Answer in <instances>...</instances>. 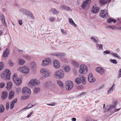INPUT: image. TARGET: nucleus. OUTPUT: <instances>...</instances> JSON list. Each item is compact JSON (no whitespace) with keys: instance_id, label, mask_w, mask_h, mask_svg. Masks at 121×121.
Returning a JSON list of instances; mask_svg holds the SVG:
<instances>
[{"instance_id":"obj_1","label":"nucleus","mask_w":121,"mask_h":121,"mask_svg":"<svg viewBox=\"0 0 121 121\" xmlns=\"http://www.w3.org/2000/svg\"><path fill=\"white\" fill-rule=\"evenodd\" d=\"M40 71L43 74L42 76L41 77V79H43L50 76L51 74V73L49 72L48 70L46 69L42 68L40 69Z\"/></svg>"},{"instance_id":"obj_2","label":"nucleus","mask_w":121,"mask_h":121,"mask_svg":"<svg viewBox=\"0 0 121 121\" xmlns=\"http://www.w3.org/2000/svg\"><path fill=\"white\" fill-rule=\"evenodd\" d=\"M54 76L56 78L59 79L63 78L64 76V72L61 69H58L55 72Z\"/></svg>"},{"instance_id":"obj_3","label":"nucleus","mask_w":121,"mask_h":121,"mask_svg":"<svg viewBox=\"0 0 121 121\" xmlns=\"http://www.w3.org/2000/svg\"><path fill=\"white\" fill-rule=\"evenodd\" d=\"M11 72L9 69L5 70L1 74L2 78H5L9 80L10 78Z\"/></svg>"},{"instance_id":"obj_4","label":"nucleus","mask_w":121,"mask_h":121,"mask_svg":"<svg viewBox=\"0 0 121 121\" xmlns=\"http://www.w3.org/2000/svg\"><path fill=\"white\" fill-rule=\"evenodd\" d=\"M39 81L36 79H32L29 82L28 85L30 87L32 88L35 85H39Z\"/></svg>"},{"instance_id":"obj_5","label":"nucleus","mask_w":121,"mask_h":121,"mask_svg":"<svg viewBox=\"0 0 121 121\" xmlns=\"http://www.w3.org/2000/svg\"><path fill=\"white\" fill-rule=\"evenodd\" d=\"M88 68L86 66L83 64L81 65L80 69L79 70V73L81 74H86L87 72Z\"/></svg>"},{"instance_id":"obj_6","label":"nucleus","mask_w":121,"mask_h":121,"mask_svg":"<svg viewBox=\"0 0 121 121\" xmlns=\"http://www.w3.org/2000/svg\"><path fill=\"white\" fill-rule=\"evenodd\" d=\"M18 69L20 71L24 73L27 74L29 71L30 69L28 67L26 66H24L22 67H20Z\"/></svg>"},{"instance_id":"obj_7","label":"nucleus","mask_w":121,"mask_h":121,"mask_svg":"<svg viewBox=\"0 0 121 121\" xmlns=\"http://www.w3.org/2000/svg\"><path fill=\"white\" fill-rule=\"evenodd\" d=\"M65 87L66 89L69 90L71 89L73 86V82L71 81H67L65 82Z\"/></svg>"},{"instance_id":"obj_8","label":"nucleus","mask_w":121,"mask_h":121,"mask_svg":"<svg viewBox=\"0 0 121 121\" xmlns=\"http://www.w3.org/2000/svg\"><path fill=\"white\" fill-rule=\"evenodd\" d=\"M13 79L14 83L17 86L21 84L22 83V80L20 79L17 78V74H15L13 76Z\"/></svg>"},{"instance_id":"obj_9","label":"nucleus","mask_w":121,"mask_h":121,"mask_svg":"<svg viewBox=\"0 0 121 121\" xmlns=\"http://www.w3.org/2000/svg\"><path fill=\"white\" fill-rule=\"evenodd\" d=\"M51 63V60L50 58H46L43 60L41 65L43 66H46L47 65L50 64Z\"/></svg>"},{"instance_id":"obj_10","label":"nucleus","mask_w":121,"mask_h":121,"mask_svg":"<svg viewBox=\"0 0 121 121\" xmlns=\"http://www.w3.org/2000/svg\"><path fill=\"white\" fill-rule=\"evenodd\" d=\"M52 56H56L58 57L64 56H65L66 54L62 52H57L52 53L51 54Z\"/></svg>"},{"instance_id":"obj_11","label":"nucleus","mask_w":121,"mask_h":121,"mask_svg":"<svg viewBox=\"0 0 121 121\" xmlns=\"http://www.w3.org/2000/svg\"><path fill=\"white\" fill-rule=\"evenodd\" d=\"M23 94H30L31 93V90L27 87H24L23 88L22 91Z\"/></svg>"},{"instance_id":"obj_12","label":"nucleus","mask_w":121,"mask_h":121,"mask_svg":"<svg viewBox=\"0 0 121 121\" xmlns=\"http://www.w3.org/2000/svg\"><path fill=\"white\" fill-rule=\"evenodd\" d=\"M100 15L104 18H106L108 16V12L104 10H101L100 12Z\"/></svg>"},{"instance_id":"obj_13","label":"nucleus","mask_w":121,"mask_h":121,"mask_svg":"<svg viewBox=\"0 0 121 121\" xmlns=\"http://www.w3.org/2000/svg\"><path fill=\"white\" fill-rule=\"evenodd\" d=\"M89 82L91 83H93L95 81V79L93 78V74L91 73H90L88 77Z\"/></svg>"},{"instance_id":"obj_14","label":"nucleus","mask_w":121,"mask_h":121,"mask_svg":"<svg viewBox=\"0 0 121 121\" xmlns=\"http://www.w3.org/2000/svg\"><path fill=\"white\" fill-rule=\"evenodd\" d=\"M96 71L102 75L103 74L104 72V69L100 67H98L95 69Z\"/></svg>"},{"instance_id":"obj_15","label":"nucleus","mask_w":121,"mask_h":121,"mask_svg":"<svg viewBox=\"0 0 121 121\" xmlns=\"http://www.w3.org/2000/svg\"><path fill=\"white\" fill-rule=\"evenodd\" d=\"M53 66L55 69H59L60 66V64L58 61L56 60H55L54 61Z\"/></svg>"},{"instance_id":"obj_16","label":"nucleus","mask_w":121,"mask_h":121,"mask_svg":"<svg viewBox=\"0 0 121 121\" xmlns=\"http://www.w3.org/2000/svg\"><path fill=\"white\" fill-rule=\"evenodd\" d=\"M52 83L51 81H48L45 82L44 84L45 87L47 88L51 89L52 88Z\"/></svg>"},{"instance_id":"obj_17","label":"nucleus","mask_w":121,"mask_h":121,"mask_svg":"<svg viewBox=\"0 0 121 121\" xmlns=\"http://www.w3.org/2000/svg\"><path fill=\"white\" fill-rule=\"evenodd\" d=\"M20 12L24 13L26 16H28L30 13V12L28 10L23 9L22 8L20 10Z\"/></svg>"},{"instance_id":"obj_18","label":"nucleus","mask_w":121,"mask_h":121,"mask_svg":"<svg viewBox=\"0 0 121 121\" xmlns=\"http://www.w3.org/2000/svg\"><path fill=\"white\" fill-rule=\"evenodd\" d=\"M99 11V8L95 5L93 6L91 12L93 13H98Z\"/></svg>"},{"instance_id":"obj_19","label":"nucleus","mask_w":121,"mask_h":121,"mask_svg":"<svg viewBox=\"0 0 121 121\" xmlns=\"http://www.w3.org/2000/svg\"><path fill=\"white\" fill-rule=\"evenodd\" d=\"M9 54V50L7 48L4 52L2 55L3 57L4 58L7 57Z\"/></svg>"},{"instance_id":"obj_20","label":"nucleus","mask_w":121,"mask_h":121,"mask_svg":"<svg viewBox=\"0 0 121 121\" xmlns=\"http://www.w3.org/2000/svg\"><path fill=\"white\" fill-rule=\"evenodd\" d=\"M111 0H99V2L101 5L105 4L107 3H109Z\"/></svg>"},{"instance_id":"obj_21","label":"nucleus","mask_w":121,"mask_h":121,"mask_svg":"<svg viewBox=\"0 0 121 121\" xmlns=\"http://www.w3.org/2000/svg\"><path fill=\"white\" fill-rule=\"evenodd\" d=\"M89 0H85L83 2V4L81 7L83 9L84 8L86 7L87 6L89 5Z\"/></svg>"},{"instance_id":"obj_22","label":"nucleus","mask_w":121,"mask_h":121,"mask_svg":"<svg viewBox=\"0 0 121 121\" xmlns=\"http://www.w3.org/2000/svg\"><path fill=\"white\" fill-rule=\"evenodd\" d=\"M60 8L62 9H65L67 11H70L72 10L71 8L65 5H62L60 7Z\"/></svg>"},{"instance_id":"obj_23","label":"nucleus","mask_w":121,"mask_h":121,"mask_svg":"<svg viewBox=\"0 0 121 121\" xmlns=\"http://www.w3.org/2000/svg\"><path fill=\"white\" fill-rule=\"evenodd\" d=\"M72 64L73 66L75 68H78L79 67V64L75 61H73L72 62Z\"/></svg>"},{"instance_id":"obj_24","label":"nucleus","mask_w":121,"mask_h":121,"mask_svg":"<svg viewBox=\"0 0 121 121\" xmlns=\"http://www.w3.org/2000/svg\"><path fill=\"white\" fill-rule=\"evenodd\" d=\"M96 45L97 49L99 50H103V45L102 44H98L97 43H96Z\"/></svg>"},{"instance_id":"obj_25","label":"nucleus","mask_w":121,"mask_h":121,"mask_svg":"<svg viewBox=\"0 0 121 121\" xmlns=\"http://www.w3.org/2000/svg\"><path fill=\"white\" fill-rule=\"evenodd\" d=\"M17 99H15L12 101L10 106V108L11 109H12L13 108L14 105V104L17 102Z\"/></svg>"},{"instance_id":"obj_26","label":"nucleus","mask_w":121,"mask_h":121,"mask_svg":"<svg viewBox=\"0 0 121 121\" xmlns=\"http://www.w3.org/2000/svg\"><path fill=\"white\" fill-rule=\"evenodd\" d=\"M8 93L6 91H4L2 92V98L4 100L8 96Z\"/></svg>"},{"instance_id":"obj_27","label":"nucleus","mask_w":121,"mask_h":121,"mask_svg":"<svg viewBox=\"0 0 121 121\" xmlns=\"http://www.w3.org/2000/svg\"><path fill=\"white\" fill-rule=\"evenodd\" d=\"M12 85V82H8L7 83V86H6V88L7 89L9 90L11 88Z\"/></svg>"},{"instance_id":"obj_28","label":"nucleus","mask_w":121,"mask_h":121,"mask_svg":"<svg viewBox=\"0 0 121 121\" xmlns=\"http://www.w3.org/2000/svg\"><path fill=\"white\" fill-rule=\"evenodd\" d=\"M0 18L1 19V21L4 24V25H5L6 26V23L5 22V19L4 16L2 14H1L0 15Z\"/></svg>"},{"instance_id":"obj_29","label":"nucleus","mask_w":121,"mask_h":121,"mask_svg":"<svg viewBox=\"0 0 121 121\" xmlns=\"http://www.w3.org/2000/svg\"><path fill=\"white\" fill-rule=\"evenodd\" d=\"M14 92L12 91H11L9 94V99H11L14 96Z\"/></svg>"},{"instance_id":"obj_30","label":"nucleus","mask_w":121,"mask_h":121,"mask_svg":"<svg viewBox=\"0 0 121 121\" xmlns=\"http://www.w3.org/2000/svg\"><path fill=\"white\" fill-rule=\"evenodd\" d=\"M107 22L108 23H110L113 22L114 23L116 22V20L112 18H110L107 20Z\"/></svg>"},{"instance_id":"obj_31","label":"nucleus","mask_w":121,"mask_h":121,"mask_svg":"<svg viewBox=\"0 0 121 121\" xmlns=\"http://www.w3.org/2000/svg\"><path fill=\"white\" fill-rule=\"evenodd\" d=\"M50 11L52 13L54 14H58V11L54 8L52 9Z\"/></svg>"},{"instance_id":"obj_32","label":"nucleus","mask_w":121,"mask_h":121,"mask_svg":"<svg viewBox=\"0 0 121 121\" xmlns=\"http://www.w3.org/2000/svg\"><path fill=\"white\" fill-rule=\"evenodd\" d=\"M112 56L114 57L118 58L119 59H121V57L119 56L116 53H111Z\"/></svg>"},{"instance_id":"obj_33","label":"nucleus","mask_w":121,"mask_h":121,"mask_svg":"<svg viewBox=\"0 0 121 121\" xmlns=\"http://www.w3.org/2000/svg\"><path fill=\"white\" fill-rule=\"evenodd\" d=\"M115 84H113L112 86L110 88L108 92L109 93H110L112 92L114 90V87H113L114 86Z\"/></svg>"},{"instance_id":"obj_34","label":"nucleus","mask_w":121,"mask_h":121,"mask_svg":"<svg viewBox=\"0 0 121 121\" xmlns=\"http://www.w3.org/2000/svg\"><path fill=\"white\" fill-rule=\"evenodd\" d=\"M18 61H19L18 63L19 64L21 65H23L24 63H25V62L24 60L22 59H19Z\"/></svg>"},{"instance_id":"obj_35","label":"nucleus","mask_w":121,"mask_h":121,"mask_svg":"<svg viewBox=\"0 0 121 121\" xmlns=\"http://www.w3.org/2000/svg\"><path fill=\"white\" fill-rule=\"evenodd\" d=\"M75 82L77 84H79L81 83V80L79 78H76L75 80Z\"/></svg>"},{"instance_id":"obj_36","label":"nucleus","mask_w":121,"mask_h":121,"mask_svg":"<svg viewBox=\"0 0 121 121\" xmlns=\"http://www.w3.org/2000/svg\"><path fill=\"white\" fill-rule=\"evenodd\" d=\"M85 79V78L83 77H81L80 78L81 80L82 81V83L83 84H84L86 83V81Z\"/></svg>"},{"instance_id":"obj_37","label":"nucleus","mask_w":121,"mask_h":121,"mask_svg":"<svg viewBox=\"0 0 121 121\" xmlns=\"http://www.w3.org/2000/svg\"><path fill=\"white\" fill-rule=\"evenodd\" d=\"M112 108H116V107H115V106L113 105H111L108 106V107L107 108V111L111 110Z\"/></svg>"},{"instance_id":"obj_38","label":"nucleus","mask_w":121,"mask_h":121,"mask_svg":"<svg viewBox=\"0 0 121 121\" xmlns=\"http://www.w3.org/2000/svg\"><path fill=\"white\" fill-rule=\"evenodd\" d=\"M57 83L61 87H63V85L62 82L59 80L57 81Z\"/></svg>"},{"instance_id":"obj_39","label":"nucleus","mask_w":121,"mask_h":121,"mask_svg":"<svg viewBox=\"0 0 121 121\" xmlns=\"http://www.w3.org/2000/svg\"><path fill=\"white\" fill-rule=\"evenodd\" d=\"M0 112L2 113L3 112L4 110V108L2 105L1 104L0 105Z\"/></svg>"},{"instance_id":"obj_40","label":"nucleus","mask_w":121,"mask_h":121,"mask_svg":"<svg viewBox=\"0 0 121 121\" xmlns=\"http://www.w3.org/2000/svg\"><path fill=\"white\" fill-rule=\"evenodd\" d=\"M31 66L32 68L35 69L37 67V65L35 62H32L31 63Z\"/></svg>"},{"instance_id":"obj_41","label":"nucleus","mask_w":121,"mask_h":121,"mask_svg":"<svg viewBox=\"0 0 121 121\" xmlns=\"http://www.w3.org/2000/svg\"><path fill=\"white\" fill-rule=\"evenodd\" d=\"M23 57L24 58L28 60H30L31 58L30 57L27 55H24L23 56Z\"/></svg>"},{"instance_id":"obj_42","label":"nucleus","mask_w":121,"mask_h":121,"mask_svg":"<svg viewBox=\"0 0 121 121\" xmlns=\"http://www.w3.org/2000/svg\"><path fill=\"white\" fill-rule=\"evenodd\" d=\"M70 69V67L69 66H66L65 68V71L66 72H69Z\"/></svg>"},{"instance_id":"obj_43","label":"nucleus","mask_w":121,"mask_h":121,"mask_svg":"<svg viewBox=\"0 0 121 121\" xmlns=\"http://www.w3.org/2000/svg\"><path fill=\"white\" fill-rule=\"evenodd\" d=\"M4 65L2 62L0 63V71L2 70L4 68Z\"/></svg>"},{"instance_id":"obj_44","label":"nucleus","mask_w":121,"mask_h":121,"mask_svg":"<svg viewBox=\"0 0 121 121\" xmlns=\"http://www.w3.org/2000/svg\"><path fill=\"white\" fill-rule=\"evenodd\" d=\"M40 90V88L39 87L35 88L34 90V92L35 93H37Z\"/></svg>"},{"instance_id":"obj_45","label":"nucleus","mask_w":121,"mask_h":121,"mask_svg":"<svg viewBox=\"0 0 121 121\" xmlns=\"http://www.w3.org/2000/svg\"><path fill=\"white\" fill-rule=\"evenodd\" d=\"M28 16H29L30 17V18H32L33 19H34V17L33 14L31 12H30L29 15Z\"/></svg>"},{"instance_id":"obj_46","label":"nucleus","mask_w":121,"mask_h":121,"mask_svg":"<svg viewBox=\"0 0 121 121\" xmlns=\"http://www.w3.org/2000/svg\"><path fill=\"white\" fill-rule=\"evenodd\" d=\"M110 61L112 63L115 64H116L117 63L116 60L115 59H110Z\"/></svg>"},{"instance_id":"obj_47","label":"nucleus","mask_w":121,"mask_h":121,"mask_svg":"<svg viewBox=\"0 0 121 121\" xmlns=\"http://www.w3.org/2000/svg\"><path fill=\"white\" fill-rule=\"evenodd\" d=\"M91 39L92 40V41H93L95 43H97L98 42V41L97 40H96L95 38L92 37H91Z\"/></svg>"},{"instance_id":"obj_48","label":"nucleus","mask_w":121,"mask_h":121,"mask_svg":"<svg viewBox=\"0 0 121 121\" xmlns=\"http://www.w3.org/2000/svg\"><path fill=\"white\" fill-rule=\"evenodd\" d=\"M49 19L50 21L51 22H53L55 20V18L53 17H50L49 18Z\"/></svg>"},{"instance_id":"obj_49","label":"nucleus","mask_w":121,"mask_h":121,"mask_svg":"<svg viewBox=\"0 0 121 121\" xmlns=\"http://www.w3.org/2000/svg\"><path fill=\"white\" fill-rule=\"evenodd\" d=\"M107 28H111L114 30L115 29L116 26H109L107 27Z\"/></svg>"},{"instance_id":"obj_50","label":"nucleus","mask_w":121,"mask_h":121,"mask_svg":"<svg viewBox=\"0 0 121 121\" xmlns=\"http://www.w3.org/2000/svg\"><path fill=\"white\" fill-rule=\"evenodd\" d=\"M69 23L71 24L73 23H74V22L73 21V20L71 18H69Z\"/></svg>"},{"instance_id":"obj_51","label":"nucleus","mask_w":121,"mask_h":121,"mask_svg":"<svg viewBox=\"0 0 121 121\" xmlns=\"http://www.w3.org/2000/svg\"><path fill=\"white\" fill-rule=\"evenodd\" d=\"M9 108V102L7 101V102L6 104V108L7 110Z\"/></svg>"},{"instance_id":"obj_52","label":"nucleus","mask_w":121,"mask_h":121,"mask_svg":"<svg viewBox=\"0 0 121 121\" xmlns=\"http://www.w3.org/2000/svg\"><path fill=\"white\" fill-rule=\"evenodd\" d=\"M110 52L109 50H107L103 52V54L104 55L108 54L110 53Z\"/></svg>"},{"instance_id":"obj_53","label":"nucleus","mask_w":121,"mask_h":121,"mask_svg":"<svg viewBox=\"0 0 121 121\" xmlns=\"http://www.w3.org/2000/svg\"><path fill=\"white\" fill-rule=\"evenodd\" d=\"M8 63L11 66H13V63L11 60H9Z\"/></svg>"},{"instance_id":"obj_54","label":"nucleus","mask_w":121,"mask_h":121,"mask_svg":"<svg viewBox=\"0 0 121 121\" xmlns=\"http://www.w3.org/2000/svg\"><path fill=\"white\" fill-rule=\"evenodd\" d=\"M5 84L3 83H0V88H3Z\"/></svg>"},{"instance_id":"obj_55","label":"nucleus","mask_w":121,"mask_h":121,"mask_svg":"<svg viewBox=\"0 0 121 121\" xmlns=\"http://www.w3.org/2000/svg\"><path fill=\"white\" fill-rule=\"evenodd\" d=\"M86 94V93L85 92H83L81 93L80 95V96L82 97L83 95H85Z\"/></svg>"},{"instance_id":"obj_56","label":"nucleus","mask_w":121,"mask_h":121,"mask_svg":"<svg viewBox=\"0 0 121 121\" xmlns=\"http://www.w3.org/2000/svg\"><path fill=\"white\" fill-rule=\"evenodd\" d=\"M28 96H23L22 98V100L25 99L29 98Z\"/></svg>"},{"instance_id":"obj_57","label":"nucleus","mask_w":121,"mask_h":121,"mask_svg":"<svg viewBox=\"0 0 121 121\" xmlns=\"http://www.w3.org/2000/svg\"><path fill=\"white\" fill-rule=\"evenodd\" d=\"M56 104V103H52V104H47L49 106H54Z\"/></svg>"},{"instance_id":"obj_58","label":"nucleus","mask_w":121,"mask_h":121,"mask_svg":"<svg viewBox=\"0 0 121 121\" xmlns=\"http://www.w3.org/2000/svg\"><path fill=\"white\" fill-rule=\"evenodd\" d=\"M62 60L63 62L65 63H68V60L67 59L65 58L63 60Z\"/></svg>"},{"instance_id":"obj_59","label":"nucleus","mask_w":121,"mask_h":121,"mask_svg":"<svg viewBox=\"0 0 121 121\" xmlns=\"http://www.w3.org/2000/svg\"><path fill=\"white\" fill-rule=\"evenodd\" d=\"M19 24L20 25H21L22 24V20L19 19L18 20Z\"/></svg>"},{"instance_id":"obj_60","label":"nucleus","mask_w":121,"mask_h":121,"mask_svg":"<svg viewBox=\"0 0 121 121\" xmlns=\"http://www.w3.org/2000/svg\"><path fill=\"white\" fill-rule=\"evenodd\" d=\"M61 31L63 34L65 35L66 34V31L64 29H61Z\"/></svg>"},{"instance_id":"obj_61","label":"nucleus","mask_w":121,"mask_h":121,"mask_svg":"<svg viewBox=\"0 0 121 121\" xmlns=\"http://www.w3.org/2000/svg\"><path fill=\"white\" fill-rule=\"evenodd\" d=\"M117 100L116 101H115L113 102V104H114V106H115V107H115L116 106V105H117Z\"/></svg>"},{"instance_id":"obj_62","label":"nucleus","mask_w":121,"mask_h":121,"mask_svg":"<svg viewBox=\"0 0 121 121\" xmlns=\"http://www.w3.org/2000/svg\"><path fill=\"white\" fill-rule=\"evenodd\" d=\"M86 121H95V120L90 118H88L86 119Z\"/></svg>"},{"instance_id":"obj_63","label":"nucleus","mask_w":121,"mask_h":121,"mask_svg":"<svg viewBox=\"0 0 121 121\" xmlns=\"http://www.w3.org/2000/svg\"><path fill=\"white\" fill-rule=\"evenodd\" d=\"M121 77V73L118 72V78Z\"/></svg>"},{"instance_id":"obj_64","label":"nucleus","mask_w":121,"mask_h":121,"mask_svg":"<svg viewBox=\"0 0 121 121\" xmlns=\"http://www.w3.org/2000/svg\"><path fill=\"white\" fill-rule=\"evenodd\" d=\"M33 113L32 112H31L30 114L28 115L27 117H27L29 118L32 115V114Z\"/></svg>"}]
</instances>
